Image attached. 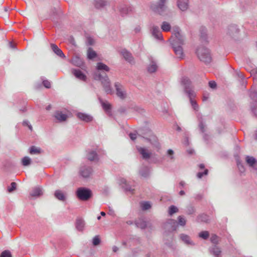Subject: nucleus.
<instances>
[{
  "instance_id": "obj_29",
  "label": "nucleus",
  "mask_w": 257,
  "mask_h": 257,
  "mask_svg": "<svg viewBox=\"0 0 257 257\" xmlns=\"http://www.w3.org/2000/svg\"><path fill=\"white\" fill-rule=\"evenodd\" d=\"M87 159L90 161L98 160V156L95 151H90L88 153Z\"/></svg>"
},
{
  "instance_id": "obj_36",
  "label": "nucleus",
  "mask_w": 257,
  "mask_h": 257,
  "mask_svg": "<svg viewBox=\"0 0 257 257\" xmlns=\"http://www.w3.org/2000/svg\"><path fill=\"white\" fill-rule=\"evenodd\" d=\"M96 68L98 70H104L106 72L110 70V68L106 65L101 62H98L97 64Z\"/></svg>"
},
{
  "instance_id": "obj_60",
  "label": "nucleus",
  "mask_w": 257,
  "mask_h": 257,
  "mask_svg": "<svg viewBox=\"0 0 257 257\" xmlns=\"http://www.w3.org/2000/svg\"><path fill=\"white\" fill-rule=\"evenodd\" d=\"M236 74L237 75L238 77L240 78L241 79L244 78V77L241 72H236Z\"/></svg>"
},
{
  "instance_id": "obj_12",
  "label": "nucleus",
  "mask_w": 257,
  "mask_h": 257,
  "mask_svg": "<svg viewBox=\"0 0 257 257\" xmlns=\"http://www.w3.org/2000/svg\"><path fill=\"white\" fill-rule=\"evenodd\" d=\"M245 161L250 167L257 170V160L254 157L247 156L245 157Z\"/></svg>"
},
{
  "instance_id": "obj_56",
  "label": "nucleus",
  "mask_w": 257,
  "mask_h": 257,
  "mask_svg": "<svg viewBox=\"0 0 257 257\" xmlns=\"http://www.w3.org/2000/svg\"><path fill=\"white\" fill-rule=\"evenodd\" d=\"M43 84L47 88H49L51 87V83L47 80H43Z\"/></svg>"
},
{
  "instance_id": "obj_54",
  "label": "nucleus",
  "mask_w": 257,
  "mask_h": 257,
  "mask_svg": "<svg viewBox=\"0 0 257 257\" xmlns=\"http://www.w3.org/2000/svg\"><path fill=\"white\" fill-rule=\"evenodd\" d=\"M23 125L24 126H27L31 131H33L32 126L30 124V122H29L28 120H24L23 122Z\"/></svg>"
},
{
  "instance_id": "obj_22",
  "label": "nucleus",
  "mask_w": 257,
  "mask_h": 257,
  "mask_svg": "<svg viewBox=\"0 0 257 257\" xmlns=\"http://www.w3.org/2000/svg\"><path fill=\"white\" fill-rule=\"evenodd\" d=\"M54 117L59 121L62 122L65 121L67 120L68 118V115L66 114L63 113L60 111H57L55 112Z\"/></svg>"
},
{
  "instance_id": "obj_20",
  "label": "nucleus",
  "mask_w": 257,
  "mask_h": 257,
  "mask_svg": "<svg viewBox=\"0 0 257 257\" xmlns=\"http://www.w3.org/2000/svg\"><path fill=\"white\" fill-rule=\"evenodd\" d=\"M209 251L215 257H221V250L217 245H213L209 248Z\"/></svg>"
},
{
  "instance_id": "obj_50",
  "label": "nucleus",
  "mask_w": 257,
  "mask_h": 257,
  "mask_svg": "<svg viewBox=\"0 0 257 257\" xmlns=\"http://www.w3.org/2000/svg\"><path fill=\"white\" fill-rule=\"evenodd\" d=\"M100 243V239L98 235H96L92 239V243L94 246L99 245Z\"/></svg>"
},
{
  "instance_id": "obj_26",
  "label": "nucleus",
  "mask_w": 257,
  "mask_h": 257,
  "mask_svg": "<svg viewBox=\"0 0 257 257\" xmlns=\"http://www.w3.org/2000/svg\"><path fill=\"white\" fill-rule=\"evenodd\" d=\"M119 12L122 16L128 14L132 11L131 8L125 5H121L118 8Z\"/></svg>"
},
{
  "instance_id": "obj_6",
  "label": "nucleus",
  "mask_w": 257,
  "mask_h": 257,
  "mask_svg": "<svg viewBox=\"0 0 257 257\" xmlns=\"http://www.w3.org/2000/svg\"><path fill=\"white\" fill-rule=\"evenodd\" d=\"M114 87L117 96L121 99H125L127 96V94L124 87L119 82L115 83Z\"/></svg>"
},
{
  "instance_id": "obj_5",
  "label": "nucleus",
  "mask_w": 257,
  "mask_h": 257,
  "mask_svg": "<svg viewBox=\"0 0 257 257\" xmlns=\"http://www.w3.org/2000/svg\"><path fill=\"white\" fill-rule=\"evenodd\" d=\"M172 46H182L184 44V36L181 34L178 29L174 31V33L170 39Z\"/></svg>"
},
{
  "instance_id": "obj_39",
  "label": "nucleus",
  "mask_w": 257,
  "mask_h": 257,
  "mask_svg": "<svg viewBox=\"0 0 257 257\" xmlns=\"http://www.w3.org/2000/svg\"><path fill=\"white\" fill-rule=\"evenodd\" d=\"M99 100L102 105L103 108L105 110L108 111L110 109L111 105L109 103H107V102L103 101L100 98H99Z\"/></svg>"
},
{
  "instance_id": "obj_46",
  "label": "nucleus",
  "mask_w": 257,
  "mask_h": 257,
  "mask_svg": "<svg viewBox=\"0 0 257 257\" xmlns=\"http://www.w3.org/2000/svg\"><path fill=\"white\" fill-rule=\"evenodd\" d=\"M141 207L143 210H147L151 207V205L149 202H144L141 203Z\"/></svg>"
},
{
  "instance_id": "obj_30",
  "label": "nucleus",
  "mask_w": 257,
  "mask_h": 257,
  "mask_svg": "<svg viewBox=\"0 0 257 257\" xmlns=\"http://www.w3.org/2000/svg\"><path fill=\"white\" fill-rule=\"evenodd\" d=\"M85 226V222L81 218H77L76 221V228L80 231L83 230Z\"/></svg>"
},
{
  "instance_id": "obj_13",
  "label": "nucleus",
  "mask_w": 257,
  "mask_h": 257,
  "mask_svg": "<svg viewBox=\"0 0 257 257\" xmlns=\"http://www.w3.org/2000/svg\"><path fill=\"white\" fill-rule=\"evenodd\" d=\"M151 31L152 36L156 39L160 40L163 39L162 35L158 27L153 26Z\"/></svg>"
},
{
  "instance_id": "obj_24",
  "label": "nucleus",
  "mask_w": 257,
  "mask_h": 257,
  "mask_svg": "<svg viewBox=\"0 0 257 257\" xmlns=\"http://www.w3.org/2000/svg\"><path fill=\"white\" fill-rule=\"evenodd\" d=\"M177 6L182 11H185L188 8V0H178Z\"/></svg>"
},
{
  "instance_id": "obj_48",
  "label": "nucleus",
  "mask_w": 257,
  "mask_h": 257,
  "mask_svg": "<svg viewBox=\"0 0 257 257\" xmlns=\"http://www.w3.org/2000/svg\"><path fill=\"white\" fill-rule=\"evenodd\" d=\"M209 232L207 231H203L199 233V236L204 239H206L209 237Z\"/></svg>"
},
{
  "instance_id": "obj_18",
  "label": "nucleus",
  "mask_w": 257,
  "mask_h": 257,
  "mask_svg": "<svg viewBox=\"0 0 257 257\" xmlns=\"http://www.w3.org/2000/svg\"><path fill=\"white\" fill-rule=\"evenodd\" d=\"M76 115L79 119L86 122H90L93 119L91 115L82 112H78Z\"/></svg>"
},
{
  "instance_id": "obj_41",
  "label": "nucleus",
  "mask_w": 257,
  "mask_h": 257,
  "mask_svg": "<svg viewBox=\"0 0 257 257\" xmlns=\"http://www.w3.org/2000/svg\"><path fill=\"white\" fill-rule=\"evenodd\" d=\"M31 159L29 157H25L22 160V165L24 166H27L31 164Z\"/></svg>"
},
{
  "instance_id": "obj_62",
  "label": "nucleus",
  "mask_w": 257,
  "mask_h": 257,
  "mask_svg": "<svg viewBox=\"0 0 257 257\" xmlns=\"http://www.w3.org/2000/svg\"><path fill=\"white\" fill-rule=\"evenodd\" d=\"M202 197H203V196L202 194H198L196 195V199L200 200L202 198Z\"/></svg>"
},
{
  "instance_id": "obj_43",
  "label": "nucleus",
  "mask_w": 257,
  "mask_h": 257,
  "mask_svg": "<svg viewBox=\"0 0 257 257\" xmlns=\"http://www.w3.org/2000/svg\"><path fill=\"white\" fill-rule=\"evenodd\" d=\"M161 29L165 32H168L171 29V26L168 22H164L161 26Z\"/></svg>"
},
{
  "instance_id": "obj_11",
  "label": "nucleus",
  "mask_w": 257,
  "mask_h": 257,
  "mask_svg": "<svg viewBox=\"0 0 257 257\" xmlns=\"http://www.w3.org/2000/svg\"><path fill=\"white\" fill-rule=\"evenodd\" d=\"M118 181L119 185L121 186L122 188L125 192H130L131 193H133L134 190L127 184L125 179L120 178Z\"/></svg>"
},
{
  "instance_id": "obj_63",
  "label": "nucleus",
  "mask_w": 257,
  "mask_h": 257,
  "mask_svg": "<svg viewBox=\"0 0 257 257\" xmlns=\"http://www.w3.org/2000/svg\"><path fill=\"white\" fill-rule=\"evenodd\" d=\"M252 111H253L254 114L257 116V108H252Z\"/></svg>"
},
{
  "instance_id": "obj_21",
  "label": "nucleus",
  "mask_w": 257,
  "mask_h": 257,
  "mask_svg": "<svg viewBox=\"0 0 257 257\" xmlns=\"http://www.w3.org/2000/svg\"><path fill=\"white\" fill-rule=\"evenodd\" d=\"M145 140L149 142L153 147L158 149L160 148V145L156 136H152L149 138H146Z\"/></svg>"
},
{
  "instance_id": "obj_4",
  "label": "nucleus",
  "mask_w": 257,
  "mask_h": 257,
  "mask_svg": "<svg viewBox=\"0 0 257 257\" xmlns=\"http://www.w3.org/2000/svg\"><path fill=\"white\" fill-rule=\"evenodd\" d=\"M77 198L82 201H87L92 196V191L85 187L78 188L76 192Z\"/></svg>"
},
{
  "instance_id": "obj_52",
  "label": "nucleus",
  "mask_w": 257,
  "mask_h": 257,
  "mask_svg": "<svg viewBox=\"0 0 257 257\" xmlns=\"http://www.w3.org/2000/svg\"><path fill=\"white\" fill-rule=\"evenodd\" d=\"M208 173V170L207 169H205L203 172H198L197 174V177L198 178L201 179L204 175H207Z\"/></svg>"
},
{
  "instance_id": "obj_32",
  "label": "nucleus",
  "mask_w": 257,
  "mask_h": 257,
  "mask_svg": "<svg viewBox=\"0 0 257 257\" xmlns=\"http://www.w3.org/2000/svg\"><path fill=\"white\" fill-rule=\"evenodd\" d=\"M55 197L60 201H64L66 199V197L64 193L59 190H57L55 192Z\"/></svg>"
},
{
  "instance_id": "obj_15",
  "label": "nucleus",
  "mask_w": 257,
  "mask_h": 257,
  "mask_svg": "<svg viewBox=\"0 0 257 257\" xmlns=\"http://www.w3.org/2000/svg\"><path fill=\"white\" fill-rule=\"evenodd\" d=\"M72 73L79 80L85 81L87 79L86 76L81 71L78 69H73L71 70Z\"/></svg>"
},
{
  "instance_id": "obj_35",
  "label": "nucleus",
  "mask_w": 257,
  "mask_h": 257,
  "mask_svg": "<svg viewBox=\"0 0 257 257\" xmlns=\"http://www.w3.org/2000/svg\"><path fill=\"white\" fill-rule=\"evenodd\" d=\"M140 175L144 177L147 178L149 175V169L147 167H143L140 170Z\"/></svg>"
},
{
  "instance_id": "obj_1",
  "label": "nucleus",
  "mask_w": 257,
  "mask_h": 257,
  "mask_svg": "<svg viewBox=\"0 0 257 257\" xmlns=\"http://www.w3.org/2000/svg\"><path fill=\"white\" fill-rule=\"evenodd\" d=\"M181 84L183 86L184 92L189 98L192 107L195 110H198V105L193 98L196 96V93L193 90L191 81L187 77H183L181 80Z\"/></svg>"
},
{
  "instance_id": "obj_25",
  "label": "nucleus",
  "mask_w": 257,
  "mask_h": 257,
  "mask_svg": "<svg viewBox=\"0 0 257 257\" xmlns=\"http://www.w3.org/2000/svg\"><path fill=\"white\" fill-rule=\"evenodd\" d=\"M157 69L158 65L157 63L152 59H151L150 63L147 68L148 71L150 73H154L157 70Z\"/></svg>"
},
{
  "instance_id": "obj_31",
  "label": "nucleus",
  "mask_w": 257,
  "mask_h": 257,
  "mask_svg": "<svg viewBox=\"0 0 257 257\" xmlns=\"http://www.w3.org/2000/svg\"><path fill=\"white\" fill-rule=\"evenodd\" d=\"M72 63L77 67H81L83 65V61L78 56L74 57L71 60Z\"/></svg>"
},
{
  "instance_id": "obj_14",
  "label": "nucleus",
  "mask_w": 257,
  "mask_h": 257,
  "mask_svg": "<svg viewBox=\"0 0 257 257\" xmlns=\"http://www.w3.org/2000/svg\"><path fill=\"white\" fill-rule=\"evenodd\" d=\"M137 150L142 155L143 159L148 160L151 158L152 154L147 149L138 147H137Z\"/></svg>"
},
{
  "instance_id": "obj_33",
  "label": "nucleus",
  "mask_w": 257,
  "mask_h": 257,
  "mask_svg": "<svg viewBox=\"0 0 257 257\" xmlns=\"http://www.w3.org/2000/svg\"><path fill=\"white\" fill-rule=\"evenodd\" d=\"M42 152V150L36 146H33L30 148L29 153L31 155L40 154Z\"/></svg>"
},
{
  "instance_id": "obj_51",
  "label": "nucleus",
  "mask_w": 257,
  "mask_h": 257,
  "mask_svg": "<svg viewBox=\"0 0 257 257\" xmlns=\"http://www.w3.org/2000/svg\"><path fill=\"white\" fill-rule=\"evenodd\" d=\"M0 257H12V255L10 251L5 250L2 252L0 255Z\"/></svg>"
},
{
  "instance_id": "obj_3",
  "label": "nucleus",
  "mask_w": 257,
  "mask_h": 257,
  "mask_svg": "<svg viewBox=\"0 0 257 257\" xmlns=\"http://www.w3.org/2000/svg\"><path fill=\"white\" fill-rule=\"evenodd\" d=\"M95 80L101 81L104 91L107 94H111L112 93V89L110 85V81L107 76L105 75L102 76L100 73H95L94 76Z\"/></svg>"
},
{
  "instance_id": "obj_61",
  "label": "nucleus",
  "mask_w": 257,
  "mask_h": 257,
  "mask_svg": "<svg viewBox=\"0 0 257 257\" xmlns=\"http://www.w3.org/2000/svg\"><path fill=\"white\" fill-rule=\"evenodd\" d=\"M208 98H209L208 95H204L203 96L202 100L203 101H205L208 100Z\"/></svg>"
},
{
  "instance_id": "obj_34",
  "label": "nucleus",
  "mask_w": 257,
  "mask_h": 257,
  "mask_svg": "<svg viewBox=\"0 0 257 257\" xmlns=\"http://www.w3.org/2000/svg\"><path fill=\"white\" fill-rule=\"evenodd\" d=\"M107 4L105 0H95V7L97 9L102 8L106 6Z\"/></svg>"
},
{
  "instance_id": "obj_58",
  "label": "nucleus",
  "mask_w": 257,
  "mask_h": 257,
  "mask_svg": "<svg viewBox=\"0 0 257 257\" xmlns=\"http://www.w3.org/2000/svg\"><path fill=\"white\" fill-rule=\"evenodd\" d=\"M129 136H130V138L133 141L135 140L137 138V134H136L130 133Z\"/></svg>"
},
{
  "instance_id": "obj_57",
  "label": "nucleus",
  "mask_w": 257,
  "mask_h": 257,
  "mask_svg": "<svg viewBox=\"0 0 257 257\" xmlns=\"http://www.w3.org/2000/svg\"><path fill=\"white\" fill-rule=\"evenodd\" d=\"M209 86L210 88L214 89L216 87V83L215 81H210L209 82Z\"/></svg>"
},
{
  "instance_id": "obj_17",
  "label": "nucleus",
  "mask_w": 257,
  "mask_h": 257,
  "mask_svg": "<svg viewBox=\"0 0 257 257\" xmlns=\"http://www.w3.org/2000/svg\"><path fill=\"white\" fill-rule=\"evenodd\" d=\"M182 46H172L177 58L182 59L184 57Z\"/></svg>"
},
{
  "instance_id": "obj_9",
  "label": "nucleus",
  "mask_w": 257,
  "mask_h": 257,
  "mask_svg": "<svg viewBox=\"0 0 257 257\" xmlns=\"http://www.w3.org/2000/svg\"><path fill=\"white\" fill-rule=\"evenodd\" d=\"M92 169L91 167L86 166H81L79 170L80 175L84 178L89 177L92 174Z\"/></svg>"
},
{
  "instance_id": "obj_23",
  "label": "nucleus",
  "mask_w": 257,
  "mask_h": 257,
  "mask_svg": "<svg viewBox=\"0 0 257 257\" xmlns=\"http://www.w3.org/2000/svg\"><path fill=\"white\" fill-rule=\"evenodd\" d=\"M30 195L32 197H38L43 195V191L40 187H36L32 189Z\"/></svg>"
},
{
  "instance_id": "obj_42",
  "label": "nucleus",
  "mask_w": 257,
  "mask_h": 257,
  "mask_svg": "<svg viewBox=\"0 0 257 257\" xmlns=\"http://www.w3.org/2000/svg\"><path fill=\"white\" fill-rule=\"evenodd\" d=\"M210 240L211 242L216 245L219 241V238L216 234H212L210 237Z\"/></svg>"
},
{
  "instance_id": "obj_7",
  "label": "nucleus",
  "mask_w": 257,
  "mask_h": 257,
  "mask_svg": "<svg viewBox=\"0 0 257 257\" xmlns=\"http://www.w3.org/2000/svg\"><path fill=\"white\" fill-rule=\"evenodd\" d=\"M167 1L168 0H159L157 4L153 8V10L160 14H162L166 10V4Z\"/></svg>"
},
{
  "instance_id": "obj_55",
  "label": "nucleus",
  "mask_w": 257,
  "mask_h": 257,
  "mask_svg": "<svg viewBox=\"0 0 257 257\" xmlns=\"http://www.w3.org/2000/svg\"><path fill=\"white\" fill-rule=\"evenodd\" d=\"M167 154L169 155L170 157V159L171 160H174V151L171 149H169L167 151Z\"/></svg>"
},
{
  "instance_id": "obj_49",
  "label": "nucleus",
  "mask_w": 257,
  "mask_h": 257,
  "mask_svg": "<svg viewBox=\"0 0 257 257\" xmlns=\"http://www.w3.org/2000/svg\"><path fill=\"white\" fill-rule=\"evenodd\" d=\"M195 209L192 205H189L187 207L186 212L187 214L191 215L195 212Z\"/></svg>"
},
{
  "instance_id": "obj_16",
  "label": "nucleus",
  "mask_w": 257,
  "mask_h": 257,
  "mask_svg": "<svg viewBox=\"0 0 257 257\" xmlns=\"http://www.w3.org/2000/svg\"><path fill=\"white\" fill-rule=\"evenodd\" d=\"M239 30L235 25H230L228 28V34L232 37H236Z\"/></svg>"
},
{
  "instance_id": "obj_27",
  "label": "nucleus",
  "mask_w": 257,
  "mask_h": 257,
  "mask_svg": "<svg viewBox=\"0 0 257 257\" xmlns=\"http://www.w3.org/2000/svg\"><path fill=\"white\" fill-rule=\"evenodd\" d=\"M121 54L126 61L131 63L134 62V58L132 54L130 53L129 52L124 50L122 51Z\"/></svg>"
},
{
  "instance_id": "obj_40",
  "label": "nucleus",
  "mask_w": 257,
  "mask_h": 257,
  "mask_svg": "<svg viewBox=\"0 0 257 257\" xmlns=\"http://www.w3.org/2000/svg\"><path fill=\"white\" fill-rule=\"evenodd\" d=\"M178 211L179 209L176 206L171 205L169 208L168 213L169 215L172 216L173 214L178 212Z\"/></svg>"
},
{
  "instance_id": "obj_53",
  "label": "nucleus",
  "mask_w": 257,
  "mask_h": 257,
  "mask_svg": "<svg viewBox=\"0 0 257 257\" xmlns=\"http://www.w3.org/2000/svg\"><path fill=\"white\" fill-rule=\"evenodd\" d=\"M250 97L252 100H257V92L255 91H251L250 93Z\"/></svg>"
},
{
  "instance_id": "obj_45",
  "label": "nucleus",
  "mask_w": 257,
  "mask_h": 257,
  "mask_svg": "<svg viewBox=\"0 0 257 257\" xmlns=\"http://www.w3.org/2000/svg\"><path fill=\"white\" fill-rule=\"evenodd\" d=\"M17 189V184L15 182H12L11 184V186L8 187L7 190L9 193H12Z\"/></svg>"
},
{
  "instance_id": "obj_47",
  "label": "nucleus",
  "mask_w": 257,
  "mask_h": 257,
  "mask_svg": "<svg viewBox=\"0 0 257 257\" xmlns=\"http://www.w3.org/2000/svg\"><path fill=\"white\" fill-rule=\"evenodd\" d=\"M178 224L181 226H184L186 223L185 218L182 216H179L178 217Z\"/></svg>"
},
{
  "instance_id": "obj_2",
  "label": "nucleus",
  "mask_w": 257,
  "mask_h": 257,
  "mask_svg": "<svg viewBox=\"0 0 257 257\" xmlns=\"http://www.w3.org/2000/svg\"><path fill=\"white\" fill-rule=\"evenodd\" d=\"M196 53L201 61L206 64L209 63L211 61L210 52L206 48L201 46L197 49Z\"/></svg>"
},
{
  "instance_id": "obj_28",
  "label": "nucleus",
  "mask_w": 257,
  "mask_h": 257,
  "mask_svg": "<svg viewBox=\"0 0 257 257\" xmlns=\"http://www.w3.org/2000/svg\"><path fill=\"white\" fill-rule=\"evenodd\" d=\"M180 238L182 241L187 245H194V243L190 239V237L185 234L182 233L179 236Z\"/></svg>"
},
{
  "instance_id": "obj_64",
  "label": "nucleus",
  "mask_w": 257,
  "mask_h": 257,
  "mask_svg": "<svg viewBox=\"0 0 257 257\" xmlns=\"http://www.w3.org/2000/svg\"><path fill=\"white\" fill-rule=\"evenodd\" d=\"M118 247L115 246H114L112 247V250H113V251H114L115 252H116L118 250Z\"/></svg>"
},
{
  "instance_id": "obj_38",
  "label": "nucleus",
  "mask_w": 257,
  "mask_h": 257,
  "mask_svg": "<svg viewBox=\"0 0 257 257\" xmlns=\"http://www.w3.org/2000/svg\"><path fill=\"white\" fill-rule=\"evenodd\" d=\"M96 57V52L92 50V48H89L87 51V57L89 59H92Z\"/></svg>"
},
{
  "instance_id": "obj_10",
  "label": "nucleus",
  "mask_w": 257,
  "mask_h": 257,
  "mask_svg": "<svg viewBox=\"0 0 257 257\" xmlns=\"http://www.w3.org/2000/svg\"><path fill=\"white\" fill-rule=\"evenodd\" d=\"M135 224L138 227L142 229H144L147 227L151 228L152 227L151 223L147 222L144 219L142 218L136 220Z\"/></svg>"
},
{
  "instance_id": "obj_37",
  "label": "nucleus",
  "mask_w": 257,
  "mask_h": 257,
  "mask_svg": "<svg viewBox=\"0 0 257 257\" xmlns=\"http://www.w3.org/2000/svg\"><path fill=\"white\" fill-rule=\"evenodd\" d=\"M200 39L202 42H205L207 39L206 30L205 28H201L200 29Z\"/></svg>"
},
{
  "instance_id": "obj_8",
  "label": "nucleus",
  "mask_w": 257,
  "mask_h": 257,
  "mask_svg": "<svg viewBox=\"0 0 257 257\" xmlns=\"http://www.w3.org/2000/svg\"><path fill=\"white\" fill-rule=\"evenodd\" d=\"M164 227L168 231H172L177 230L178 224L175 220L170 219L164 224Z\"/></svg>"
},
{
  "instance_id": "obj_19",
  "label": "nucleus",
  "mask_w": 257,
  "mask_h": 257,
  "mask_svg": "<svg viewBox=\"0 0 257 257\" xmlns=\"http://www.w3.org/2000/svg\"><path fill=\"white\" fill-rule=\"evenodd\" d=\"M51 48L53 52L58 56L62 58H65V56L62 51L56 44H51Z\"/></svg>"
},
{
  "instance_id": "obj_44",
  "label": "nucleus",
  "mask_w": 257,
  "mask_h": 257,
  "mask_svg": "<svg viewBox=\"0 0 257 257\" xmlns=\"http://www.w3.org/2000/svg\"><path fill=\"white\" fill-rule=\"evenodd\" d=\"M199 128L200 129V131L202 133L204 134L206 131V125L203 122L202 120H200L199 121V123L198 124Z\"/></svg>"
},
{
  "instance_id": "obj_59",
  "label": "nucleus",
  "mask_w": 257,
  "mask_h": 257,
  "mask_svg": "<svg viewBox=\"0 0 257 257\" xmlns=\"http://www.w3.org/2000/svg\"><path fill=\"white\" fill-rule=\"evenodd\" d=\"M200 218H202L201 221H205L206 219L207 218L206 215L203 214L199 216Z\"/></svg>"
}]
</instances>
